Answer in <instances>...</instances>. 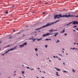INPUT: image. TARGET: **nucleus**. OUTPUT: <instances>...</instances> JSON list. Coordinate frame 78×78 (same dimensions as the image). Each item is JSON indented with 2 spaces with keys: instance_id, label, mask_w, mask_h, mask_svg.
Listing matches in <instances>:
<instances>
[{
  "instance_id": "obj_1",
  "label": "nucleus",
  "mask_w": 78,
  "mask_h": 78,
  "mask_svg": "<svg viewBox=\"0 0 78 78\" xmlns=\"http://www.w3.org/2000/svg\"><path fill=\"white\" fill-rule=\"evenodd\" d=\"M60 17H62V15L61 14H59L58 15H55L54 16L55 19H56V18H58V19H59Z\"/></svg>"
},
{
  "instance_id": "obj_2",
  "label": "nucleus",
  "mask_w": 78,
  "mask_h": 78,
  "mask_svg": "<svg viewBox=\"0 0 78 78\" xmlns=\"http://www.w3.org/2000/svg\"><path fill=\"white\" fill-rule=\"evenodd\" d=\"M16 47H17V46H15L14 47V48H12V49H10L9 50H8L6 52V53H8V52H9V51H12L13 50H14V49H16V48H16Z\"/></svg>"
},
{
  "instance_id": "obj_3",
  "label": "nucleus",
  "mask_w": 78,
  "mask_h": 78,
  "mask_svg": "<svg viewBox=\"0 0 78 78\" xmlns=\"http://www.w3.org/2000/svg\"><path fill=\"white\" fill-rule=\"evenodd\" d=\"M70 17V15H63V16H62V17H67V18H68V17Z\"/></svg>"
},
{
  "instance_id": "obj_4",
  "label": "nucleus",
  "mask_w": 78,
  "mask_h": 78,
  "mask_svg": "<svg viewBox=\"0 0 78 78\" xmlns=\"http://www.w3.org/2000/svg\"><path fill=\"white\" fill-rule=\"evenodd\" d=\"M59 20H58L54 22H52L51 23H50L51 25H53V24H55V23H57V22H59Z\"/></svg>"
},
{
  "instance_id": "obj_5",
  "label": "nucleus",
  "mask_w": 78,
  "mask_h": 78,
  "mask_svg": "<svg viewBox=\"0 0 78 78\" xmlns=\"http://www.w3.org/2000/svg\"><path fill=\"white\" fill-rule=\"evenodd\" d=\"M45 27H47V26L46 25L43 26V27H41L40 28H38L37 29H35V30H40V29H41L43 28H45Z\"/></svg>"
},
{
  "instance_id": "obj_6",
  "label": "nucleus",
  "mask_w": 78,
  "mask_h": 78,
  "mask_svg": "<svg viewBox=\"0 0 78 78\" xmlns=\"http://www.w3.org/2000/svg\"><path fill=\"white\" fill-rule=\"evenodd\" d=\"M50 34V33H47L46 34H44L43 35V37L46 36H48V35H49Z\"/></svg>"
},
{
  "instance_id": "obj_7",
  "label": "nucleus",
  "mask_w": 78,
  "mask_h": 78,
  "mask_svg": "<svg viewBox=\"0 0 78 78\" xmlns=\"http://www.w3.org/2000/svg\"><path fill=\"white\" fill-rule=\"evenodd\" d=\"M50 25H51V24H50V23H47V24L46 25V26L47 27H48V26H50Z\"/></svg>"
},
{
  "instance_id": "obj_8",
  "label": "nucleus",
  "mask_w": 78,
  "mask_h": 78,
  "mask_svg": "<svg viewBox=\"0 0 78 78\" xmlns=\"http://www.w3.org/2000/svg\"><path fill=\"white\" fill-rule=\"evenodd\" d=\"M75 23L78 24V23L77 21H73V24H74V25H75Z\"/></svg>"
},
{
  "instance_id": "obj_9",
  "label": "nucleus",
  "mask_w": 78,
  "mask_h": 78,
  "mask_svg": "<svg viewBox=\"0 0 78 78\" xmlns=\"http://www.w3.org/2000/svg\"><path fill=\"white\" fill-rule=\"evenodd\" d=\"M25 31V30H22V31H21L20 32H19L18 33H17L16 34H20V33H22V31Z\"/></svg>"
},
{
  "instance_id": "obj_10",
  "label": "nucleus",
  "mask_w": 78,
  "mask_h": 78,
  "mask_svg": "<svg viewBox=\"0 0 78 78\" xmlns=\"http://www.w3.org/2000/svg\"><path fill=\"white\" fill-rule=\"evenodd\" d=\"M65 30V29H63V30L60 33H64V32H65V30Z\"/></svg>"
},
{
  "instance_id": "obj_11",
  "label": "nucleus",
  "mask_w": 78,
  "mask_h": 78,
  "mask_svg": "<svg viewBox=\"0 0 78 78\" xmlns=\"http://www.w3.org/2000/svg\"><path fill=\"white\" fill-rule=\"evenodd\" d=\"M55 69H56L58 71H61V70H60V69H57V68H55Z\"/></svg>"
},
{
  "instance_id": "obj_12",
  "label": "nucleus",
  "mask_w": 78,
  "mask_h": 78,
  "mask_svg": "<svg viewBox=\"0 0 78 78\" xmlns=\"http://www.w3.org/2000/svg\"><path fill=\"white\" fill-rule=\"evenodd\" d=\"M9 12L8 11V10L6 11L5 12V13L6 14H8Z\"/></svg>"
},
{
  "instance_id": "obj_13",
  "label": "nucleus",
  "mask_w": 78,
  "mask_h": 78,
  "mask_svg": "<svg viewBox=\"0 0 78 78\" xmlns=\"http://www.w3.org/2000/svg\"><path fill=\"white\" fill-rule=\"evenodd\" d=\"M49 40H50V41H51V39H48L47 38H46L45 40V41H49Z\"/></svg>"
},
{
  "instance_id": "obj_14",
  "label": "nucleus",
  "mask_w": 78,
  "mask_h": 78,
  "mask_svg": "<svg viewBox=\"0 0 78 78\" xmlns=\"http://www.w3.org/2000/svg\"><path fill=\"white\" fill-rule=\"evenodd\" d=\"M58 34V33L56 34H55L54 35L55 37H56V36H57V35Z\"/></svg>"
},
{
  "instance_id": "obj_15",
  "label": "nucleus",
  "mask_w": 78,
  "mask_h": 78,
  "mask_svg": "<svg viewBox=\"0 0 78 78\" xmlns=\"http://www.w3.org/2000/svg\"><path fill=\"white\" fill-rule=\"evenodd\" d=\"M24 45L23 44L22 45H20V47H23Z\"/></svg>"
},
{
  "instance_id": "obj_16",
  "label": "nucleus",
  "mask_w": 78,
  "mask_h": 78,
  "mask_svg": "<svg viewBox=\"0 0 78 78\" xmlns=\"http://www.w3.org/2000/svg\"><path fill=\"white\" fill-rule=\"evenodd\" d=\"M27 42H25V43L23 44V45H27Z\"/></svg>"
},
{
  "instance_id": "obj_17",
  "label": "nucleus",
  "mask_w": 78,
  "mask_h": 78,
  "mask_svg": "<svg viewBox=\"0 0 78 78\" xmlns=\"http://www.w3.org/2000/svg\"><path fill=\"white\" fill-rule=\"evenodd\" d=\"M63 72H65V73H68V71H63Z\"/></svg>"
},
{
  "instance_id": "obj_18",
  "label": "nucleus",
  "mask_w": 78,
  "mask_h": 78,
  "mask_svg": "<svg viewBox=\"0 0 78 78\" xmlns=\"http://www.w3.org/2000/svg\"><path fill=\"white\" fill-rule=\"evenodd\" d=\"M42 38H41L40 39H38L37 40V41H41V40H42Z\"/></svg>"
},
{
  "instance_id": "obj_19",
  "label": "nucleus",
  "mask_w": 78,
  "mask_h": 78,
  "mask_svg": "<svg viewBox=\"0 0 78 78\" xmlns=\"http://www.w3.org/2000/svg\"><path fill=\"white\" fill-rule=\"evenodd\" d=\"M53 29H52V30H49L50 32H52L53 31Z\"/></svg>"
},
{
  "instance_id": "obj_20",
  "label": "nucleus",
  "mask_w": 78,
  "mask_h": 78,
  "mask_svg": "<svg viewBox=\"0 0 78 78\" xmlns=\"http://www.w3.org/2000/svg\"><path fill=\"white\" fill-rule=\"evenodd\" d=\"M70 49H73V50H75V48H70Z\"/></svg>"
},
{
  "instance_id": "obj_21",
  "label": "nucleus",
  "mask_w": 78,
  "mask_h": 78,
  "mask_svg": "<svg viewBox=\"0 0 78 78\" xmlns=\"http://www.w3.org/2000/svg\"><path fill=\"white\" fill-rule=\"evenodd\" d=\"M72 70L73 72H75V70H74L73 69Z\"/></svg>"
},
{
  "instance_id": "obj_22",
  "label": "nucleus",
  "mask_w": 78,
  "mask_h": 78,
  "mask_svg": "<svg viewBox=\"0 0 78 78\" xmlns=\"http://www.w3.org/2000/svg\"><path fill=\"white\" fill-rule=\"evenodd\" d=\"M59 42V40H58L56 42V43H58V42Z\"/></svg>"
},
{
  "instance_id": "obj_23",
  "label": "nucleus",
  "mask_w": 78,
  "mask_h": 78,
  "mask_svg": "<svg viewBox=\"0 0 78 78\" xmlns=\"http://www.w3.org/2000/svg\"><path fill=\"white\" fill-rule=\"evenodd\" d=\"M15 6V5H13V6H12L11 7V8H14V7Z\"/></svg>"
},
{
  "instance_id": "obj_24",
  "label": "nucleus",
  "mask_w": 78,
  "mask_h": 78,
  "mask_svg": "<svg viewBox=\"0 0 78 78\" xmlns=\"http://www.w3.org/2000/svg\"><path fill=\"white\" fill-rule=\"evenodd\" d=\"M48 47V45H46L45 46V47H46V48H47Z\"/></svg>"
},
{
  "instance_id": "obj_25",
  "label": "nucleus",
  "mask_w": 78,
  "mask_h": 78,
  "mask_svg": "<svg viewBox=\"0 0 78 78\" xmlns=\"http://www.w3.org/2000/svg\"><path fill=\"white\" fill-rule=\"evenodd\" d=\"M33 37V36H32L31 38H29V40H31V38H32V37Z\"/></svg>"
},
{
  "instance_id": "obj_26",
  "label": "nucleus",
  "mask_w": 78,
  "mask_h": 78,
  "mask_svg": "<svg viewBox=\"0 0 78 78\" xmlns=\"http://www.w3.org/2000/svg\"><path fill=\"white\" fill-rule=\"evenodd\" d=\"M26 68H27V69H30V67H26Z\"/></svg>"
},
{
  "instance_id": "obj_27",
  "label": "nucleus",
  "mask_w": 78,
  "mask_h": 78,
  "mask_svg": "<svg viewBox=\"0 0 78 78\" xmlns=\"http://www.w3.org/2000/svg\"><path fill=\"white\" fill-rule=\"evenodd\" d=\"M45 13H46V12H43L42 13L43 14H45Z\"/></svg>"
},
{
  "instance_id": "obj_28",
  "label": "nucleus",
  "mask_w": 78,
  "mask_h": 78,
  "mask_svg": "<svg viewBox=\"0 0 78 78\" xmlns=\"http://www.w3.org/2000/svg\"><path fill=\"white\" fill-rule=\"evenodd\" d=\"M46 5H47V4H48V2H47L45 3Z\"/></svg>"
},
{
  "instance_id": "obj_29",
  "label": "nucleus",
  "mask_w": 78,
  "mask_h": 78,
  "mask_svg": "<svg viewBox=\"0 0 78 78\" xmlns=\"http://www.w3.org/2000/svg\"><path fill=\"white\" fill-rule=\"evenodd\" d=\"M38 50V49H37V48H36L35 49V50L36 51H37Z\"/></svg>"
},
{
  "instance_id": "obj_30",
  "label": "nucleus",
  "mask_w": 78,
  "mask_h": 78,
  "mask_svg": "<svg viewBox=\"0 0 78 78\" xmlns=\"http://www.w3.org/2000/svg\"><path fill=\"white\" fill-rule=\"evenodd\" d=\"M25 36V34H23V37H24Z\"/></svg>"
},
{
  "instance_id": "obj_31",
  "label": "nucleus",
  "mask_w": 78,
  "mask_h": 78,
  "mask_svg": "<svg viewBox=\"0 0 78 78\" xmlns=\"http://www.w3.org/2000/svg\"><path fill=\"white\" fill-rule=\"evenodd\" d=\"M58 55H60V56H61L62 57V55H61V54H58Z\"/></svg>"
},
{
  "instance_id": "obj_32",
  "label": "nucleus",
  "mask_w": 78,
  "mask_h": 78,
  "mask_svg": "<svg viewBox=\"0 0 78 78\" xmlns=\"http://www.w3.org/2000/svg\"><path fill=\"white\" fill-rule=\"evenodd\" d=\"M53 57L54 58H56V57L55 56L53 55Z\"/></svg>"
},
{
  "instance_id": "obj_33",
  "label": "nucleus",
  "mask_w": 78,
  "mask_h": 78,
  "mask_svg": "<svg viewBox=\"0 0 78 78\" xmlns=\"http://www.w3.org/2000/svg\"><path fill=\"white\" fill-rule=\"evenodd\" d=\"M35 40H36V39H34L33 41V42H34V41H35Z\"/></svg>"
},
{
  "instance_id": "obj_34",
  "label": "nucleus",
  "mask_w": 78,
  "mask_h": 78,
  "mask_svg": "<svg viewBox=\"0 0 78 78\" xmlns=\"http://www.w3.org/2000/svg\"><path fill=\"white\" fill-rule=\"evenodd\" d=\"M77 27V26H74V27L75 28V27Z\"/></svg>"
},
{
  "instance_id": "obj_35",
  "label": "nucleus",
  "mask_w": 78,
  "mask_h": 78,
  "mask_svg": "<svg viewBox=\"0 0 78 78\" xmlns=\"http://www.w3.org/2000/svg\"><path fill=\"white\" fill-rule=\"evenodd\" d=\"M10 47V45H9L7 46V47Z\"/></svg>"
},
{
  "instance_id": "obj_36",
  "label": "nucleus",
  "mask_w": 78,
  "mask_h": 78,
  "mask_svg": "<svg viewBox=\"0 0 78 78\" xmlns=\"http://www.w3.org/2000/svg\"><path fill=\"white\" fill-rule=\"evenodd\" d=\"M22 73L23 74L24 73V71H22Z\"/></svg>"
},
{
  "instance_id": "obj_37",
  "label": "nucleus",
  "mask_w": 78,
  "mask_h": 78,
  "mask_svg": "<svg viewBox=\"0 0 78 78\" xmlns=\"http://www.w3.org/2000/svg\"><path fill=\"white\" fill-rule=\"evenodd\" d=\"M58 59H59V60H60V61H61V59H60V58H58Z\"/></svg>"
},
{
  "instance_id": "obj_38",
  "label": "nucleus",
  "mask_w": 78,
  "mask_h": 78,
  "mask_svg": "<svg viewBox=\"0 0 78 78\" xmlns=\"http://www.w3.org/2000/svg\"><path fill=\"white\" fill-rule=\"evenodd\" d=\"M56 75L58 76H59V75H58V74H56Z\"/></svg>"
},
{
  "instance_id": "obj_39",
  "label": "nucleus",
  "mask_w": 78,
  "mask_h": 78,
  "mask_svg": "<svg viewBox=\"0 0 78 78\" xmlns=\"http://www.w3.org/2000/svg\"><path fill=\"white\" fill-rule=\"evenodd\" d=\"M70 25L69 23L68 24H67V26H68V25Z\"/></svg>"
},
{
  "instance_id": "obj_40",
  "label": "nucleus",
  "mask_w": 78,
  "mask_h": 78,
  "mask_svg": "<svg viewBox=\"0 0 78 78\" xmlns=\"http://www.w3.org/2000/svg\"><path fill=\"white\" fill-rule=\"evenodd\" d=\"M73 23V22H71L69 23V24H71L72 23Z\"/></svg>"
},
{
  "instance_id": "obj_41",
  "label": "nucleus",
  "mask_w": 78,
  "mask_h": 78,
  "mask_svg": "<svg viewBox=\"0 0 78 78\" xmlns=\"http://www.w3.org/2000/svg\"><path fill=\"white\" fill-rule=\"evenodd\" d=\"M36 55H37V56H38V55L37 54V53L36 54Z\"/></svg>"
},
{
  "instance_id": "obj_42",
  "label": "nucleus",
  "mask_w": 78,
  "mask_h": 78,
  "mask_svg": "<svg viewBox=\"0 0 78 78\" xmlns=\"http://www.w3.org/2000/svg\"><path fill=\"white\" fill-rule=\"evenodd\" d=\"M67 34H64V35H65V36H66V35H67Z\"/></svg>"
},
{
  "instance_id": "obj_43",
  "label": "nucleus",
  "mask_w": 78,
  "mask_h": 78,
  "mask_svg": "<svg viewBox=\"0 0 78 78\" xmlns=\"http://www.w3.org/2000/svg\"><path fill=\"white\" fill-rule=\"evenodd\" d=\"M43 73H45V71H43Z\"/></svg>"
},
{
  "instance_id": "obj_44",
  "label": "nucleus",
  "mask_w": 78,
  "mask_h": 78,
  "mask_svg": "<svg viewBox=\"0 0 78 78\" xmlns=\"http://www.w3.org/2000/svg\"><path fill=\"white\" fill-rule=\"evenodd\" d=\"M34 12H32V13H34Z\"/></svg>"
},
{
  "instance_id": "obj_45",
  "label": "nucleus",
  "mask_w": 78,
  "mask_h": 78,
  "mask_svg": "<svg viewBox=\"0 0 78 78\" xmlns=\"http://www.w3.org/2000/svg\"><path fill=\"white\" fill-rule=\"evenodd\" d=\"M49 62H51V60H49Z\"/></svg>"
},
{
  "instance_id": "obj_46",
  "label": "nucleus",
  "mask_w": 78,
  "mask_h": 78,
  "mask_svg": "<svg viewBox=\"0 0 78 78\" xmlns=\"http://www.w3.org/2000/svg\"><path fill=\"white\" fill-rule=\"evenodd\" d=\"M34 39L31 38V40H33Z\"/></svg>"
},
{
  "instance_id": "obj_47",
  "label": "nucleus",
  "mask_w": 78,
  "mask_h": 78,
  "mask_svg": "<svg viewBox=\"0 0 78 78\" xmlns=\"http://www.w3.org/2000/svg\"><path fill=\"white\" fill-rule=\"evenodd\" d=\"M62 52H63V53H64V51H62Z\"/></svg>"
},
{
  "instance_id": "obj_48",
  "label": "nucleus",
  "mask_w": 78,
  "mask_h": 78,
  "mask_svg": "<svg viewBox=\"0 0 78 78\" xmlns=\"http://www.w3.org/2000/svg\"><path fill=\"white\" fill-rule=\"evenodd\" d=\"M1 43H2V41H0V44H1Z\"/></svg>"
},
{
  "instance_id": "obj_49",
  "label": "nucleus",
  "mask_w": 78,
  "mask_h": 78,
  "mask_svg": "<svg viewBox=\"0 0 78 78\" xmlns=\"http://www.w3.org/2000/svg\"><path fill=\"white\" fill-rule=\"evenodd\" d=\"M75 44H76V43L75 42H74V44L75 45Z\"/></svg>"
},
{
  "instance_id": "obj_50",
  "label": "nucleus",
  "mask_w": 78,
  "mask_h": 78,
  "mask_svg": "<svg viewBox=\"0 0 78 78\" xmlns=\"http://www.w3.org/2000/svg\"><path fill=\"white\" fill-rule=\"evenodd\" d=\"M11 37H9V39H11Z\"/></svg>"
},
{
  "instance_id": "obj_51",
  "label": "nucleus",
  "mask_w": 78,
  "mask_h": 78,
  "mask_svg": "<svg viewBox=\"0 0 78 78\" xmlns=\"http://www.w3.org/2000/svg\"><path fill=\"white\" fill-rule=\"evenodd\" d=\"M13 32H15V30H13Z\"/></svg>"
},
{
  "instance_id": "obj_52",
  "label": "nucleus",
  "mask_w": 78,
  "mask_h": 78,
  "mask_svg": "<svg viewBox=\"0 0 78 78\" xmlns=\"http://www.w3.org/2000/svg\"><path fill=\"white\" fill-rule=\"evenodd\" d=\"M15 75H16V74H15L14 75V76H15Z\"/></svg>"
},
{
  "instance_id": "obj_53",
  "label": "nucleus",
  "mask_w": 78,
  "mask_h": 78,
  "mask_svg": "<svg viewBox=\"0 0 78 78\" xmlns=\"http://www.w3.org/2000/svg\"><path fill=\"white\" fill-rule=\"evenodd\" d=\"M56 58H58V56H56Z\"/></svg>"
},
{
  "instance_id": "obj_54",
  "label": "nucleus",
  "mask_w": 78,
  "mask_h": 78,
  "mask_svg": "<svg viewBox=\"0 0 78 78\" xmlns=\"http://www.w3.org/2000/svg\"><path fill=\"white\" fill-rule=\"evenodd\" d=\"M35 33H37V32H36V31L35 32Z\"/></svg>"
},
{
  "instance_id": "obj_55",
  "label": "nucleus",
  "mask_w": 78,
  "mask_h": 78,
  "mask_svg": "<svg viewBox=\"0 0 78 78\" xmlns=\"http://www.w3.org/2000/svg\"><path fill=\"white\" fill-rule=\"evenodd\" d=\"M37 69H39V70L40 69L39 68H38Z\"/></svg>"
},
{
  "instance_id": "obj_56",
  "label": "nucleus",
  "mask_w": 78,
  "mask_h": 78,
  "mask_svg": "<svg viewBox=\"0 0 78 78\" xmlns=\"http://www.w3.org/2000/svg\"><path fill=\"white\" fill-rule=\"evenodd\" d=\"M63 64H64V65H65V64H65V63H64V62H63Z\"/></svg>"
},
{
  "instance_id": "obj_57",
  "label": "nucleus",
  "mask_w": 78,
  "mask_h": 78,
  "mask_svg": "<svg viewBox=\"0 0 78 78\" xmlns=\"http://www.w3.org/2000/svg\"><path fill=\"white\" fill-rule=\"evenodd\" d=\"M56 73H57V74H58V72H56Z\"/></svg>"
},
{
  "instance_id": "obj_58",
  "label": "nucleus",
  "mask_w": 78,
  "mask_h": 78,
  "mask_svg": "<svg viewBox=\"0 0 78 78\" xmlns=\"http://www.w3.org/2000/svg\"><path fill=\"white\" fill-rule=\"evenodd\" d=\"M66 55H68V54L66 53Z\"/></svg>"
},
{
  "instance_id": "obj_59",
  "label": "nucleus",
  "mask_w": 78,
  "mask_h": 78,
  "mask_svg": "<svg viewBox=\"0 0 78 78\" xmlns=\"http://www.w3.org/2000/svg\"><path fill=\"white\" fill-rule=\"evenodd\" d=\"M26 27H28V26H26Z\"/></svg>"
},
{
  "instance_id": "obj_60",
  "label": "nucleus",
  "mask_w": 78,
  "mask_h": 78,
  "mask_svg": "<svg viewBox=\"0 0 78 78\" xmlns=\"http://www.w3.org/2000/svg\"><path fill=\"white\" fill-rule=\"evenodd\" d=\"M76 30H77V31H78V28Z\"/></svg>"
},
{
  "instance_id": "obj_61",
  "label": "nucleus",
  "mask_w": 78,
  "mask_h": 78,
  "mask_svg": "<svg viewBox=\"0 0 78 78\" xmlns=\"http://www.w3.org/2000/svg\"><path fill=\"white\" fill-rule=\"evenodd\" d=\"M39 3H41V2H39Z\"/></svg>"
},
{
  "instance_id": "obj_62",
  "label": "nucleus",
  "mask_w": 78,
  "mask_h": 78,
  "mask_svg": "<svg viewBox=\"0 0 78 78\" xmlns=\"http://www.w3.org/2000/svg\"><path fill=\"white\" fill-rule=\"evenodd\" d=\"M44 77H41V78H44Z\"/></svg>"
},
{
  "instance_id": "obj_63",
  "label": "nucleus",
  "mask_w": 78,
  "mask_h": 78,
  "mask_svg": "<svg viewBox=\"0 0 78 78\" xmlns=\"http://www.w3.org/2000/svg\"><path fill=\"white\" fill-rule=\"evenodd\" d=\"M31 70H34V69H31Z\"/></svg>"
},
{
  "instance_id": "obj_64",
  "label": "nucleus",
  "mask_w": 78,
  "mask_h": 78,
  "mask_svg": "<svg viewBox=\"0 0 78 78\" xmlns=\"http://www.w3.org/2000/svg\"><path fill=\"white\" fill-rule=\"evenodd\" d=\"M19 78H22L21 77H19Z\"/></svg>"
}]
</instances>
